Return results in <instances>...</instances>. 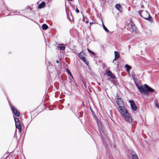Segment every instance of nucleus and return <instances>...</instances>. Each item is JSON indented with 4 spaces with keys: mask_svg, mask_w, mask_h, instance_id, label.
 <instances>
[{
    "mask_svg": "<svg viewBox=\"0 0 159 159\" xmlns=\"http://www.w3.org/2000/svg\"><path fill=\"white\" fill-rule=\"evenodd\" d=\"M48 27V26L45 24H43L42 26V29L44 30H46L47 29Z\"/></svg>",
    "mask_w": 159,
    "mask_h": 159,
    "instance_id": "16",
    "label": "nucleus"
},
{
    "mask_svg": "<svg viewBox=\"0 0 159 159\" xmlns=\"http://www.w3.org/2000/svg\"><path fill=\"white\" fill-rule=\"evenodd\" d=\"M131 28L132 30V32L136 33L138 32V29L135 25H133L131 26Z\"/></svg>",
    "mask_w": 159,
    "mask_h": 159,
    "instance_id": "10",
    "label": "nucleus"
},
{
    "mask_svg": "<svg viewBox=\"0 0 159 159\" xmlns=\"http://www.w3.org/2000/svg\"><path fill=\"white\" fill-rule=\"evenodd\" d=\"M155 106L157 107L159 109V105L157 101H155Z\"/></svg>",
    "mask_w": 159,
    "mask_h": 159,
    "instance_id": "22",
    "label": "nucleus"
},
{
    "mask_svg": "<svg viewBox=\"0 0 159 159\" xmlns=\"http://www.w3.org/2000/svg\"><path fill=\"white\" fill-rule=\"evenodd\" d=\"M135 84L141 93L147 97L148 96V92H153L154 91L153 89L146 84L143 85L136 83Z\"/></svg>",
    "mask_w": 159,
    "mask_h": 159,
    "instance_id": "1",
    "label": "nucleus"
},
{
    "mask_svg": "<svg viewBox=\"0 0 159 159\" xmlns=\"http://www.w3.org/2000/svg\"><path fill=\"white\" fill-rule=\"evenodd\" d=\"M103 28L104 30H105L106 32H109V31L108 30V29L103 24Z\"/></svg>",
    "mask_w": 159,
    "mask_h": 159,
    "instance_id": "17",
    "label": "nucleus"
},
{
    "mask_svg": "<svg viewBox=\"0 0 159 159\" xmlns=\"http://www.w3.org/2000/svg\"><path fill=\"white\" fill-rule=\"evenodd\" d=\"M116 8L119 11L121 10L120 5L119 4H116Z\"/></svg>",
    "mask_w": 159,
    "mask_h": 159,
    "instance_id": "15",
    "label": "nucleus"
},
{
    "mask_svg": "<svg viewBox=\"0 0 159 159\" xmlns=\"http://www.w3.org/2000/svg\"><path fill=\"white\" fill-rule=\"evenodd\" d=\"M56 62L58 63H59V61L58 60H57Z\"/></svg>",
    "mask_w": 159,
    "mask_h": 159,
    "instance_id": "25",
    "label": "nucleus"
},
{
    "mask_svg": "<svg viewBox=\"0 0 159 159\" xmlns=\"http://www.w3.org/2000/svg\"><path fill=\"white\" fill-rule=\"evenodd\" d=\"M139 14L143 18L145 19H148L150 17V15L146 11H139Z\"/></svg>",
    "mask_w": 159,
    "mask_h": 159,
    "instance_id": "3",
    "label": "nucleus"
},
{
    "mask_svg": "<svg viewBox=\"0 0 159 159\" xmlns=\"http://www.w3.org/2000/svg\"><path fill=\"white\" fill-rule=\"evenodd\" d=\"M129 102L130 104V106L132 109L134 111H136L137 110V107L134 101L133 100H129Z\"/></svg>",
    "mask_w": 159,
    "mask_h": 159,
    "instance_id": "5",
    "label": "nucleus"
},
{
    "mask_svg": "<svg viewBox=\"0 0 159 159\" xmlns=\"http://www.w3.org/2000/svg\"><path fill=\"white\" fill-rule=\"evenodd\" d=\"M125 67L126 68L127 71L129 72V71L130 70L131 68V67L128 64L125 65Z\"/></svg>",
    "mask_w": 159,
    "mask_h": 159,
    "instance_id": "12",
    "label": "nucleus"
},
{
    "mask_svg": "<svg viewBox=\"0 0 159 159\" xmlns=\"http://www.w3.org/2000/svg\"><path fill=\"white\" fill-rule=\"evenodd\" d=\"M106 73L107 75L108 76H110L111 78H115V76L111 73V72L109 70H107L106 71Z\"/></svg>",
    "mask_w": 159,
    "mask_h": 159,
    "instance_id": "9",
    "label": "nucleus"
},
{
    "mask_svg": "<svg viewBox=\"0 0 159 159\" xmlns=\"http://www.w3.org/2000/svg\"><path fill=\"white\" fill-rule=\"evenodd\" d=\"M115 58L114 61H115L116 59H117L120 57V54L117 51L115 52Z\"/></svg>",
    "mask_w": 159,
    "mask_h": 159,
    "instance_id": "11",
    "label": "nucleus"
},
{
    "mask_svg": "<svg viewBox=\"0 0 159 159\" xmlns=\"http://www.w3.org/2000/svg\"><path fill=\"white\" fill-rule=\"evenodd\" d=\"M69 1H71L72 0H68Z\"/></svg>",
    "mask_w": 159,
    "mask_h": 159,
    "instance_id": "28",
    "label": "nucleus"
},
{
    "mask_svg": "<svg viewBox=\"0 0 159 159\" xmlns=\"http://www.w3.org/2000/svg\"><path fill=\"white\" fill-rule=\"evenodd\" d=\"M97 123L98 124V126L99 128V130L101 134L102 135L103 132L102 130V127L100 121H97Z\"/></svg>",
    "mask_w": 159,
    "mask_h": 159,
    "instance_id": "7",
    "label": "nucleus"
},
{
    "mask_svg": "<svg viewBox=\"0 0 159 159\" xmlns=\"http://www.w3.org/2000/svg\"><path fill=\"white\" fill-rule=\"evenodd\" d=\"M88 22H89V21H86V22H85V23H88Z\"/></svg>",
    "mask_w": 159,
    "mask_h": 159,
    "instance_id": "27",
    "label": "nucleus"
},
{
    "mask_svg": "<svg viewBox=\"0 0 159 159\" xmlns=\"http://www.w3.org/2000/svg\"><path fill=\"white\" fill-rule=\"evenodd\" d=\"M118 110L121 115L126 121L129 123H131L132 122V118L124 106L120 107V108H118Z\"/></svg>",
    "mask_w": 159,
    "mask_h": 159,
    "instance_id": "2",
    "label": "nucleus"
},
{
    "mask_svg": "<svg viewBox=\"0 0 159 159\" xmlns=\"http://www.w3.org/2000/svg\"><path fill=\"white\" fill-rule=\"evenodd\" d=\"M16 127L18 129H20L21 128V126L20 125V122H18L15 123Z\"/></svg>",
    "mask_w": 159,
    "mask_h": 159,
    "instance_id": "14",
    "label": "nucleus"
},
{
    "mask_svg": "<svg viewBox=\"0 0 159 159\" xmlns=\"http://www.w3.org/2000/svg\"><path fill=\"white\" fill-rule=\"evenodd\" d=\"M87 50L89 52L92 53V54H93V55H94V53L93 52L91 51V50H90L88 48Z\"/></svg>",
    "mask_w": 159,
    "mask_h": 159,
    "instance_id": "23",
    "label": "nucleus"
},
{
    "mask_svg": "<svg viewBox=\"0 0 159 159\" xmlns=\"http://www.w3.org/2000/svg\"><path fill=\"white\" fill-rule=\"evenodd\" d=\"M93 22H90V24L91 25L92 24H93Z\"/></svg>",
    "mask_w": 159,
    "mask_h": 159,
    "instance_id": "26",
    "label": "nucleus"
},
{
    "mask_svg": "<svg viewBox=\"0 0 159 159\" xmlns=\"http://www.w3.org/2000/svg\"><path fill=\"white\" fill-rule=\"evenodd\" d=\"M45 5V3L44 2H43L41 3H40L38 6V7L39 8H41L43 7Z\"/></svg>",
    "mask_w": 159,
    "mask_h": 159,
    "instance_id": "13",
    "label": "nucleus"
},
{
    "mask_svg": "<svg viewBox=\"0 0 159 159\" xmlns=\"http://www.w3.org/2000/svg\"><path fill=\"white\" fill-rule=\"evenodd\" d=\"M79 58L83 61L85 63L87 64V61L86 60L84 57V54L82 52H80L78 55Z\"/></svg>",
    "mask_w": 159,
    "mask_h": 159,
    "instance_id": "6",
    "label": "nucleus"
},
{
    "mask_svg": "<svg viewBox=\"0 0 159 159\" xmlns=\"http://www.w3.org/2000/svg\"><path fill=\"white\" fill-rule=\"evenodd\" d=\"M57 48L61 50H63L65 49V47L64 46H58V47H57Z\"/></svg>",
    "mask_w": 159,
    "mask_h": 159,
    "instance_id": "19",
    "label": "nucleus"
},
{
    "mask_svg": "<svg viewBox=\"0 0 159 159\" xmlns=\"http://www.w3.org/2000/svg\"><path fill=\"white\" fill-rule=\"evenodd\" d=\"M14 120H15V123H17L18 122H20L19 121V119L18 118H16V117H14Z\"/></svg>",
    "mask_w": 159,
    "mask_h": 159,
    "instance_id": "20",
    "label": "nucleus"
},
{
    "mask_svg": "<svg viewBox=\"0 0 159 159\" xmlns=\"http://www.w3.org/2000/svg\"><path fill=\"white\" fill-rule=\"evenodd\" d=\"M12 110L16 116H19L20 114L19 112L13 107L12 108Z\"/></svg>",
    "mask_w": 159,
    "mask_h": 159,
    "instance_id": "8",
    "label": "nucleus"
},
{
    "mask_svg": "<svg viewBox=\"0 0 159 159\" xmlns=\"http://www.w3.org/2000/svg\"><path fill=\"white\" fill-rule=\"evenodd\" d=\"M76 12H77V13H79V10H78V9H77V8H76Z\"/></svg>",
    "mask_w": 159,
    "mask_h": 159,
    "instance_id": "24",
    "label": "nucleus"
},
{
    "mask_svg": "<svg viewBox=\"0 0 159 159\" xmlns=\"http://www.w3.org/2000/svg\"><path fill=\"white\" fill-rule=\"evenodd\" d=\"M158 14L159 15V13H158Z\"/></svg>",
    "mask_w": 159,
    "mask_h": 159,
    "instance_id": "29",
    "label": "nucleus"
},
{
    "mask_svg": "<svg viewBox=\"0 0 159 159\" xmlns=\"http://www.w3.org/2000/svg\"><path fill=\"white\" fill-rule=\"evenodd\" d=\"M66 71L68 72V73L73 78V76L69 69H66Z\"/></svg>",
    "mask_w": 159,
    "mask_h": 159,
    "instance_id": "21",
    "label": "nucleus"
},
{
    "mask_svg": "<svg viewBox=\"0 0 159 159\" xmlns=\"http://www.w3.org/2000/svg\"><path fill=\"white\" fill-rule=\"evenodd\" d=\"M117 104L118 106V108H120V107L124 106V104L123 102L122 99L120 98H118L116 100Z\"/></svg>",
    "mask_w": 159,
    "mask_h": 159,
    "instance_id": "4",
    "label": "nucleus"
},
{
    "mask_svg": "<svg viewBox=\"0 0 159 159\" xmlns=\"http://www.w3.org/2000/svg\"><path fill=\"white\" fill-rule=\"evenodd\" d=\"M132 159H139L136 155H132Z\"/></svg>",
    "mask_w": 159,
    "mask_h": 159,
    "instance_id": "18",
    "label": "nucleus"
}]
</instances>
